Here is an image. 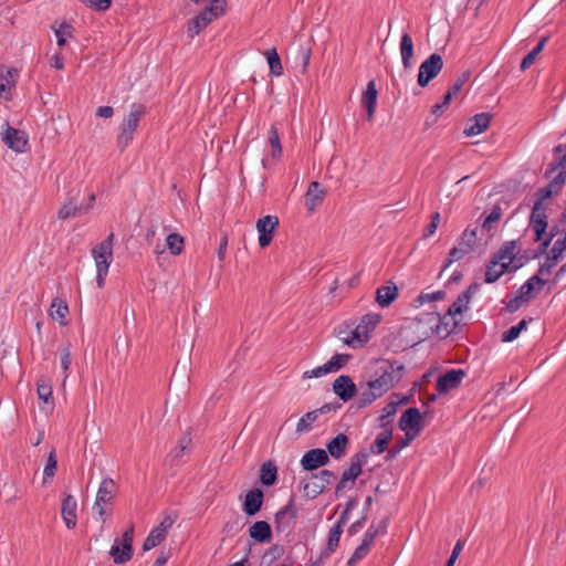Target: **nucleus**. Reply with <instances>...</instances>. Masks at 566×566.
Segmentation results:
<instances>
[{
  "mask_svg": "<svg viewBox=\"0 0 566 566\" xmlns=\"http://www.w3.org/2000/svg\"><path fill=\"white\" fill-rule=\"evenodd\" d=\"M403 374L405 366L397 360L380 359L375 361L369 378L358 384V408L367 407L387 394L402 379Z\"/></svg>",
  "mask_w": 566,
  "mask_h": 566,
  "instance_id": "f257e3e1",
  "label": "nucleus"
},
{
  "mask_svg": "<svg viewBox=\"0 0 566 566\" xmlns=\"http://www.w3.org/2000/svg\"><path fill=\"white\" fill-rule=\"evenodd\" d=\"M146 113V107L143 104L134 103L130 106L128 114L124 117L119 125L117 135V146L120 151L125 150L134 139V134L139 125L142 117Z\"/></svg>",
  "mask_w": 566,
  "mask_h": 566,
  "instance_id": "f03ea898",
  "label": "nucleus"
},
{
  "mask_svg": "<svg viewBox=\"0 0 566 566\" xmlns=\"http://www.w3.org/2000/svg\"><path fill=\"white\" fill-rule=\"evenodd\" d=\"M113 242L114 233H109L104 241L92 249V256L96 266V283L99 289L105 284V279L113 261Z\"/></svg>",
  "mask_w": 566,
  "mask_h": 566,
  "instance_id": "7ed1b4c3",
  "label": "nucleus"
},
{
  "mask_svg": "<svg viewBox=\"0 0 566 566\" xmlns=\"http://www.w3.org/2000/svg\"><path fill=\"white\" fill-rule=\"evenodd\" d=\"M226 0H212L210 7L201 11L197 17L191 19L187 25V34L193 39L214 19L224 13Z\"/></svg>",
  "mask_w": 566,
  "mask_h": 566,
  "instance_id": "20e7f679",
  "label": "nucleus"
},
{
  "mask_svg": "<svg viewBox=\"0 0 566 566\" xmlns=\"http://www.w3.org/2000/svg\"><path fill=\"white\" fill-rule=\"evenodd\" d=\"M479 284L472 283L464 292H462L457 300L450 305L447 315L440 321V324L437 326V331L440 333L441 327L444 326L446 335L450 334L451 331L458 325L457 321L452 322V327L448 328L449 323L444 322L448 317H453L454 315L462 314L469 306L473 294L478 291Z\"/></svg>",
  "mask_w": 566,
  "mask_h": 566,
  "instance_id": "39448f33",
  "label": "nucleus"
},
{
  "mask_svg": "<svg viewBox=\"0 0 566 566\" xmlns=\"http://www.w3.org/2000/svg\"><path fill=\"white\" fill-rule=\"evenodd\" d=\"M134 524H130L120 538H116L109 549L115 564H125L133 557Z\"/></svg>",
  "mask_w": 566,
  "mask_h": 566,
  "instance_id": "423d86ee",
  "label": "nucleus"
},
{
  "mask_svg": "<svg viewBox=\"0 0 566 566\" xmlns=\"http://www.w3.org/2000/svg\"><path fill=\"white\" fill-rule=\"evenodd\" d=\"M116 493V484L113 479L105 478L99 484L97 490L93 510L97 512L98 520L105 521L107 514V506L113 504Z\"/></svg>",
  "mask_w": 566,
  "mask_h": 566,
  "instance_id": "0eeeda50",
  "label": "nucleus"
},
{
  "mask_svg": "<svg viewBox=\"0 0 566 566\" xmlns=\"http://www.w3.org/2000/svg\"><path fill=\"white\" fill-rule=\"evenodd\" d=\"M380 322V315L379 314H367L363 316L360 323L357 325V327L352 332V339L342 337V340L350 346V347H358L363 346L365 342L368 339V334L370 331H373L377 324Z\"/></svg>",
  "mask_w": 566,
  "mask_h": 566,
  "instance_id": "6e6552de",
  "label": "nucleus"
},
{
  "mask_svg": "<svg viewBox=\"0 0 566 566\" xmlns=\"http://www.w3.org/2000/svg\"><path fill=\"white\" fill-rule=\"evenodd\" d=\"M443 67L442 56L432 53L419 66L417 83L420 87H426L430 81L436 78Z\"/></svg>",
  "mask_w": 566,
  "mask_h": 566,
  "instance_id": "1a4fd4ad",
  "label": "nucleus"
},
{
  "mask_svg": "<svg viewBox=\"0 0 566 566\" xmlns=\"http://www.w3.org/2000/svg\"><path fill=\"white\" fill-rule=\"evenodd\" d=\"M475 243L476 229H465L458 242V245L450 250L446 266H450L453 262L463 259L473 250Z\"/></svg>",
  "mask_w": 566,
  "mask_h": 566,
  "instance_id": "9d476101",
  "label": "nucleus"
},
{
  "mask_svg": "<svg viewBox=\"0 0 566 566\" xmlns=\"http://www.w3.org/2000/svg\"><path fill=\"white\" fill-rule=\"evenodd\" d=\"M336 479V475L331 470H322L318 473L312 474L310 480L304 484L303 490L306 496L315 499Z\"/></svg>",
  "mask_w": 566,
  "mask_h": 566,
  "instance_id": "9b49d317",
  "label": "nucleus"
},
{
  "mask_svg": "<svg viewBox=\"0 0 566 566\" xmlns=\"http://www.w3.org/2000/svg\"><path fill=\"white\" fill-rule=\"evenodd\" d=\"M423 416L418 408H408L400 417L398 427L405 432L419 436L423 429Z\"/></svg>",
  "mask_w": 566,
  "mask_h": 566,
  "instance_id": "f8f14e48",
  "label": "nucleus"
},
{
  "mask_svg": "<svg viewBox=\"0 0 566 566\" xmlns=\"http://www.w3.org/2000/svg\"><path fill=\"white\" fill-rule=\"evenodd\" d=\"M277 226L279 218L276 216H265L258 220L256 230L259 232V244L261 248L270 245Z\"/></svg>",
  "mask_w": 566,
  "mask_h": 566,
  "instance_id": "ddd939ff",
  "label": "nucleus"
},
{
  "mask_svg": "<svg viewBox=\"0 0 566 566\" xmlns=\"http://www.w3.org/2000/svg\"><path fill=\"white\" fill-rule=\"evenodd\" d=\"M464 377L465 373L463 369L448 370L446 374L438 377L436 388L439 394H447L450 390L458 388Z\"/></svg>",
  "mask_w": 566,
  "mask_h": 566,
  "instance_id": "4468645a",
  "label": "nucleus"
},
{
  "mask_svg": "<svg viewBox=\"0 0 566 566\" xmlns=\"http://www.w3.org/2000/svg\"><path fill=\"white\" fill-rule=\"evenodd\" d=\"M3 143L17 153H23L28 144L27 134L20 129L8 126L2 136Z\"/></svg>",
  "mask_w": 566,
  "mask_h": 566,
  "instance_id": "2eb2a0df",
  "label": "nucleus"
},
{
  "mask_svg": "<svg viewBox=\"0 0 566 566\" xmlns=\"http://www.w3.org/2000/svg\"><path fill=\"white\" fill-rule=\"evenodd\" d=\"M546 207L535 202L531 214V227L535 232V241H541L547 228Z\"/></svg>",
  "mask_w": 566,
  "mask_h": 566,
  "instance_id": "dca6fc26",
  "label": "nucleus"
},
{
  "mask_svg": "<svg viewBox=\"0 0 566 566\" xmlns=\"http://www.w3.org/2000/svg\"><path fill=\"white\" fill-rule=\"evenodd\" d=\"M333 390L340 400L348 401L359 389L349 376L342 375L334 380Z\"/></svg>",
  "mask_w": 566,
  "mask_h": 566,
  "instance_id": "f3484780",
  "label": "nucleus"
},
{
  "mask_svg": "<svg viewBox=\"0 0 566 566\" xmlns=\"http://www.w3.org/2000/svg\"><path fill=\"white\" fill-rule=\"evenodd\" d=\"M328 461H329V458L325 450L312 449L303 455V458L301 460V464L304 470L312 471V470H315L319 467L327 464Z\"/></svg>",
  "mask_w": 566,
  "mask_h": 566,
  "instance_id": "a211bd4d",
  "label": "nucleus"
},
{
  "mask_svg": "<svg viewBox=\"0 0 566 566\" xmlns=\"http://www.w3.org/2000/svg\"><path fill=\"white\" fill-rule=\"evenodd\" d=\"M77 502L73 495L67 494L62 501L61 515L69 530H73L77 523Z\"/></svg>",
  "mask_w": 566,
  "mask_h": 566,
  "instance_id": "6ab92c4d",
  "label": "nucleus"
},
{
  "mask_svg": "<svg viewBox=\"0 0 566 566\" xmlns=\"http://www.w3.org/2000/svg\"><path fill=\"white\" fill-rule=\"evenodd\" d=\"M326 196V190L317 181H312L305 193V207L308 212L315 211Z\"/></svg>",
  "mask_w": 566,
  "mask_h": 566,
  "instance_id": "aec40b11",
  "label": "nucleus"
},
{
  "mask_svg": "<svg viewBox=\"0 0 566 566\" xmlns=\"http://www.w3.org/2000/svg\"><path fill=\"white\" fill-rule=\"evenodd\" d=\"M492 116L489 113H480L469 119L464 128L465 136H475L485 132L491 123Z\"/></svg>",
  "mask_w": 566,
  "mask_h": 566,
  "instance_id": "412c9836",
  "label": "nucleus"
},
{
  "mask_svg": "<svg viewBox=\"0 0 566 566\" xmlns=\"http://www.w3.org/2000/svg\"><path fill=\"white\" fill-rule=\"evenodd\" d=\"M264 493L261 489H252L245 494L242 505L243 512L248 516H254L262 507Z\"/></svg>",
  "mask_w": 566,
  "mask_h": 566,
  "instance_id": "4be33fe9",
  "label": "nucleus"
},
{
  "mask_svg": "<svg viewBox=\"0 0 566 566\" xmlns=\"http://www.w3.org/2000/svg\"><path fill=\"white\" fill-rule=\"evenodd\" d=\"M564 184L565 174L559 171L546 187L538 189L536 193L538 196L536 202H541V206H544V201L552 196L557 195L562 190Z\"/></svg>",
  "mask_w": 566,
  "mask_h": 566,
  "instance_id": "5701e85b",
  "label": "nucleus"
},
{
  "mask_svg": "<svg viewBox=\"0 0 566 566\" xmlns=\"http://www.w3.org/2000/svg\"><path fill=\"white\" fill-rule=\"evenodd\" d=\"M377 90L374 80L369 81L366 90L361 95V105L367 112V119L370 122L374 118L376 106H377Z\"/></svg>",
  "mask_w": 566,
  "mask_h": 566,
  "instance_id": "b1692460",
  "label": "nucleus"
},
{
  "mask_svg": "<svg viewBox=\"0 0 566 566\" xmlns=\"http://www.w3.org/2000/svg\"><path fill=\"white\" fill-rule=\"evenodd\" d=\"M368 460V453L360 451L350 458L349 468L343 472V480H349L354 482L361 473L363 465Z\"/></svg>",
  "mask_w": 566,
  "mask_h": 566,
  "instance_id": "393cba45",
  "label": "nucleus"
},
{
  "mask_svg": "<svg viewBox=\"0 0 566 566\" xmlns=\"http://www.w3.org/2000/svg\"><path fill=\"white\" fill-rule=\"evenodd\" d=\"M332 410H335V408L332 405H324L318 409H315L313 411L306 412L297 422L296 431L297 432H306L311 429L312 424L317 420L319 415H324L327 412H331Z\"/></svg>",
  "mask_w": 566,
  "mask_h": 566,
  "instance_id": "a878e982",
  "label": "nucleus"
},
{
  "mask_svg": "<svg viewBox=\"0 0 566 566\" xmlns=\"http://www.w3.org/2000/svg\"><path fill=\"white\" fill-rule=\"evenodd\" d=\"M296 517L293 499L275 514V527L277 532H283L292 524Z\"/></svg>",
  "mask_w": 566,
  "mask_h": 566,
  "instance_id": "bb28decb",
  "label": "nucleus"
},
{
  "mask_svg": "<svg viewBox=\"0 0 566 566\" xmlns=\"http://www.w3.org/2000/svg\"><path fill=\"white\" fill-rule=\"evenodd\" d=\"M74 191L69 192L67 198L63 206L60 208L57 212V218L61 220L69 219L71 217H77L82 214V210L80 205L75 203L76 196L78 191L73 195Z\"/></svg>",
  "mask_w": 566,
  "mask_h": 566,
  "instance_id": "cd10ccee",
  "label": "nucleus"
},
{
  "mask_svg": "<svg viewBox=\"0 0 566 566\" xmlns=\"http://www.w3.org/2000/svg\"><path fill=\"white\" fill-rule=\"evenodd\" d=\"M249 535L259 543H269L272 538V530L268 522L258 521L249 528Z\"/></svg>",
  "mask_w": 566,
  "mask_h": 566,
  "instance_id": "c85d7f7f",
  "label": "nucleus"
},
{
  "mask_svg": "<svg viewBox=\"0 0 566 566\" xmlns=\"http://www.w3.org/2000/svg\"><path fill=\"white\" fill-rule=\"evenodd\" d=\"M400 55L401 62L406 70L412 67V57H413V42L412 38L408 33H403L400 40Z\"/></svg>",
  "mask_w": 566,
  "mask_h": 566,
  "instance_id": "c756f323",
  "label": "nucleus"
},
{
  "mask_svg": "<svg viewBox=\"0 0 566 566\" xmlns=\"http://www.w3.org/2000/svg\"><path fill=\"white\" fill-rule=\"evenodd\" d=\"M348 443V437L344 433H339L327 443V451L333 458L339 459L344 455Z\"/></svg>",
  "mask_w": 566,
  "mask_h": 566,
  "instance_id": "7c9ffc66",
  "label": "nucleus"
},
{
  "mask_svg": "<svg viewBox=\"0 0 566 566\" xmlns=\"http://www.w3.org/2000/svg\"><path fill=\"white\" fill-rule=\"evenodd\" d=\"M516 242L507 241L501 247L499 252L494 255V259L510 268V265L512 264L513 260L516 256Z\"/></svg>",
  "mask_w": 566,
  "mask_h": 566,
  "instance_id": "2f4dec72",
  "label": "nucleus"
},
{
  "mask_svg": "<svg viewBox=\"0 0 566 566\" xmlns=\"http://www.w3.org/2000/svg\"><path fill=\"white\" fill-rule=\"evenodd\" d=\"M398 296L396 285H386L377 289L376 301L381 307L389 306Z\"/></svg>",
  "mask_w": 566,
  "mask_h": 566,
  "instance_id": "473e14b6",
  "label": "nucleus"
},
{
  "mask_svg": "<svg viewBox=\"0 0 566 566\" xmlns=\"http://www.w3.org/2000/svg\"><path fill=\"white\" fill-rule=\"evenodd\" d=\"M191 443V438L188 433L184 434L179 440L177 446L171 449L167 459L171 462H179L184 458L185 454L189 453V447Z\"/></svg>",
  "mask_w": 566,
  "mask_h": 566,
  "instance_id": "72a5a7b5",
  "label": "nucleus"
},
{
  "mask_svg": "<svg viewBox=\"0 0 566 566\" xmlns=\"http://www.w3.org/2000/svg\"><path fill=\"white\" fill-rule=\"evenodd\" d=\"M342 533H343V530L340 528L339 525H334L329 530L328 538H327V546L323 552H321V554L323 555V558H329V556L336 551V548L338 547V544H339Z\"/></svg>",
  "mask_w": 566,
  "mask_h": 566,
  "instance_id": "f704fd0d",
  "label": "nucleus"
},
{
  "mask_svg": "<svg viewBox=\"0 0 566 566\" xmlns=\"http://www.w3.org/2000/svg\"><path fill=\"white\" fill-rule=\"evenodd\" d=\"M387 522H388V518H384L378 525L371 524L364 535L361 545H364L370 549L371 545L375 542V538L378 535L384 534L386 532Z\"/></svg>",
  "mask_w": 566,
  "mask_h": 566,
  "instance_id": "c9c22d12",
  "label": "nucleus"
},
{
  "mask_svg": "<svg viewBox=\"0 0 566 566\" xmlns=\"http://www.w3.org/2000/svg\"><path fill=\"white\" fill-rule=\"evenodd\" d=\"M510 268L499 262L496 259H492L486 266L485 282L494 283L505 271Z\"/></svg>",
  "mask_w": 566,
  "mask_h": 566,
  "instance_id": "e433bc0d",
  "label": "nucleus"
},
{
  "mask_svg": "<svg viewBox=\"0 0 566 566\" xmlns=\"http://www.w3.org/2000/svg\"><path fill=\"white\" fill-rule=\"evenodd\" d=\"M391 438H392V428H387L382 432H380L370 447L371 453H374V454L382 453L387 449V446L390 442Z\"/></svg>",
  "mask_w": 566,
  "mask_h": 566,
  "instance_id": "4c0bfd02",
  "label": "nucleus"
},
{
  "mask_svg": "<svg viewBox=\"0 0 566 566\" xmlns=\"http://www.w3.org/2000/svg\"><path fill=\"white\" fill-rule=\"evenodd\" d=\"M69 314V306L67 304L60 300L54 298L51 303V312L50 315L53 319H59L61 325H66V315Z\"/></svg>",
  "mask_w": 566,
  "mask_h": 566,
  "instance_id": "58836bf2",
  "label": "nucleus"
},
{
  "mask_svg": "<svg viewBox=\"0 0 566 566\" xmlns=\"http://www.w3.org/2000/svg\"><path fill=\"white\" fill-rule=\"evenodd\" d=\"M57 470V459L55 449L53 448L48 455L46 464L43 470V485L50 484Z\"/></svg>",
  "mask_w": 566,
  "mask_h": 566,
  "instance_id": "ea45409f",
  "label": "nucleus"
},
{
  "mask_svg": "<svg viewBox=\"0 0 566 566\" xmlns=\"http://www.w3.org/2000/svg\"><path fill=\"white\" fill-rule=\"evenodd\" d=\"M277 478V469L272 462H265L260 470V481L264 485H273Z\"/></svg>",
  "mask_w": 566,
  "mask_h": 566,
  "instance_id": "a19ab883",
  "label": "nucleus"
},
{
  "mask_svg": "<svg viewBox=\"0 0 566 566\" xmlns=\"http://www.w3.org/2000/svg\"><path fill=\"white\" fill-rule=\"evenodd\" d=\"M18 72L15 69H8L6 74L0 76V97H4L6 99H10V96H4L3 94L9 92L15 85V76Z\"/></svg>",
  "mask_w": 566,
  "mask_h": 566,
  "instance_id": "79ce46f5",
  "label": "nucleus"
},
{
  "mask_svg": "<svg viewBox=\"0 0 566 566\" xmlns=\"http://www.w3.org/2000/svg\"><path fill=\"white\" fill-rule=\"evenodd\" d=\"M269 144L271 146V156L275 159H279L282 156V146L280 142V136L277 133V128L275 125H272L269 130Z\"/></svg>",
  "mask_w": 566,
  "mask_h": 566,
  "instance_id": "37998d69",
  "label": "nucleus"
},
{
  "mask_svg": "<svg viewBox=\"0 0 566 566\" xmlns=\"http://www.w3.org/2000/svg\"><path fill=\"white\" fill-rule=\"evenodd\" d=\"M265 56L270 66L271 74L274 76H280L283 74V66L281 63V59L275 49L269 50L265 52Z\"/></svg>",
  "mask_w": 566,
  "mask_h": 566,
  "instance_id": "c03bdc74",
  "label": "nucleus"
},
{
  "mask_svg": "<svg viewBox=\"0 0 566 566\" xmlns=\"http://www.w3.org/2000/svg\"><path fill=\"white\" fill-rule=\"evenodd\" d=\"M36 392L39 399L48 403L52 400V386L45 377H41L36 382Z\"/></svg>",
  "mask_w": 566,
  "mask_h": 566,
  "instance_id": "a18cd8bd",
  "label": "nucleus"
},
{
  "mask_svg": "<svg viewBox=\"0 0 566 566\" xmlns=\"http://www.w3.org/2000/svg\"><path fill=\"white\" fill-rule=\"evenodd\" d=\"M547 41V38H543L537 44L536 46L527 54L524 56V59L522 60V63H521V70L522 71H525L527 70L528 67H531V65L535 62L537 55L542 52V50L544 49L545 46V43Z\"/></svg>",
  "mask_w": 566,
  "mask_h": 566,
  "instance_id": "49530a36",
  "label": "nucleus"
},
{
  "mask_svg": "<svg viewBox=\"0 0 566 566\" xmlns=\"http://www.w3.org/2000/svg\"><path fill=\"white\" fill-rule=\"evenodd\" d=\"M165 538L166 535L156 527H154L146 537V539L144 541L143 551L146 552L158 546Z\"/></svg>",
  "mask_w": 566,
  "mask_h": 566,
  "instance_id": "de8ad7c7",
  "label": "nucleus"
},
{
  "mask_svg": "<svg viewBox=\"0 0 566 566\" xmlns=\"http://www.w3.org/2000/svg\"><path fill=\"white\" fill-rule=\"evenodd\" d=\"M167 247L171 254L179 255L184 250V238L178 233H170L167 239Z\"/></svg>",
  "mask_w": 566,
  "mask_h": 566,
  "instance_id": "09e8293b",
  "label": "nucleus"
},
{
  "mask_svg": "<svg viewBox=\"0 0 566 566\" xmlns=\"http://www.w3.org/2000/svg\"><path fill=\"white\" fill-rule=\"evenodd\" d=\"M397 407H398L397 401H390L384 407L382 412L379 417L381 427H384L386 429L389 428L388 426L390 423V420L397 412Z\"/></svg>",
  "mask_w": 566,
  "mask_h": 566,
  "instance_id": "8fccbe9b",
  "label": "nucleus"
},
{
  "mask_svg": "<svg viewBox=\"0 0 566 566\" xmlns=\"http://www.w3.org/2000/svg\"><path fill=\"white\" fill-rule=\"evenodd\" d=\"M71 363H72V358H71L70 345H66L61 350V367L64 371V379L62 381L63 387L65 386L66 379L69 377V369H70Z\"/></svg>",
  "mask_w": 566,
  "mask_h": 566,
  "instance_id": "3c124183",
  "label": "nucleus"
},
{
  "mask_svg": "<svg viewBox=\"0 0 566 566\" xmlns=\"http://www.w3.org/2000/svg\"><path fill=\"white\" fill-rule=\"evenodd\" d=\"M54 33L57 38V45L62 48L66 43V38L72 36V27L69 23L63 22L57 29H54Z\"/></svg>",
  "mask_w": 566,
  "mask_h": 566,
  "instance_id": "603ef678",
  "label": "nucleus"
},
{
  "mask_svg": "<svg viewBox=\"0 0 566 566\" xmlns=\"http://www.w3.org/2000/svg\"><path fill=\"white\" fill-rule=\"evenodd\" d=\"M350 358L347 354H336L327 363L329 373L339 370Z\"/></svg>",
  "mask_w": 566,
  "mask_h": 566,
  "instance_id": "864d4df0",
  "label": "nucleus"
},
{
  "mask_svg": "<svg viewBox=\"0 0 566 566\" xmlns=\"http://www.w3.org/2000/svg\"><path fill=\"white\" fill-rule=\"evenodd\" d=\"M502 217V210L499 206H495L491 213L484 219L482 223V228L485 231H491L493 229L494 223H496Z\"/></svg>",
  "mask_w": 566,
  "mask_h": 566,
  "instance_id": "5fc2aeb1",
  "label": "nucleus"
},
{
  "mask_svg": "<svg viewBox=\"0 0 566 566\" xmlns=\"http://www.w3.org/2000/svg\"><path fill=\"white\" fill-rule=\"evenodd\" d=\"M536 287L527 280L518 290L517 295L518 300H523L525 303H527L530 300L534 297V294L536 292Z\"/></svg>",
  "mask_w": 566,
  "mask_h": 566,
  "instance_id": "6e6d98bb",
  "label": "nucleus"
},
{
  "mask_svg": "<svg viewBox=\"0 0 566 566\" xmlns=\"http://www.w3.org/2000/svg\"><path fill=\"white\" fill-rule=\"evenodd\" d=\"M566 251V239H557L548 255L552 258V260H556L557 262L562 259L563 253Z\"/></svg>",
  "mask_w": 566,
  "mask_h": 566,
  "instance_id": "4d7b16f0",
  "label": "nucleus"
},
{
  "mask_svg": "<svg viewBox=\"0 0 566 566\" xmlns=\"http://www.w3.org/2000/svg\"><path fill=\"white\" fill-rule=\"evenodd\" d=\"M368 552H369V548L360 544L355 549V552L352 555V557L348 559L347 565L348 566H355L359 560H361L364 557H366Z\"/></svg>",
  "mask_w": 566,
  "mask_h": 566,
  "instance_id": "13d9d810",
  "label": "nucleus"
},
{
  "mask_svg": "<svg viewBox=\"0 0 566 566\" xmlns=\"http://www.w3.org/2000/svg\"><path fill=\"white\" fill-rule=\"evenodd\" d=\"M439 223H440V213L439 212H434L432 216H431V221L430 223L428 224V227L423 230V234L422 237L424 239L427 238H430L431 235H433V233L436 232L437 228L439 227Z\"/></svg>",
  "mask_w": 566,
  "mask_h": 566,
  "instance_id": "bf43d9fd",
  "label": "nucleus"
},
{
  "mask_svg": "<svg viewBox=\"0 0 566 566\" xmlns=\"http://www.w3.org/2000/svg\"><path fill=\"white\" fill-rule=\"evenodd\" d=\"M88 7L97 10L105 11L111 7L112 0H83Z\"/></svg>",
  "mask_w": 566,
  "mask_h": 566,
  "instance_id": "052dcab7",
  "label": "nucleus"
},
{
  "mask_svg": "<svg viewBox=\"0 0 566 566\" xmlns=\"http://www.w3.org/2000/svg\"><path fill=\"white\" fill-rule=\"evenodd\" d=\"M469 78L470 72H463L449 90L457 95L461 91L462 86L469 81Z\"/></svg>",
  "mask_w": 566,
  "mask_h": 566,
  "instance_id": "680f3d73",
  "label": "nucleus"
},
{
  "mask_svg": "<svg viewBox=\"0 0 566 566\" xmlns=\"http://www.w3.org/2000/svg\"><path fill=\"white\" fill-rule=\"evenodd\" d=\"M558 262L556 260H552L549 255H547L546 261L539 266L538 273L539 275L546 276L552 273V270L556 266Z\"/></svg>",
  "mask_w": 566,
  "mask_h": 566,
  "instance_id": "e2e57ef3",
  "label": "nucleus"
},
{
  "mask_svg": "<svg viewBox=\"0 0 566 566\" xmlns=\"http://www.w3.org/2000/svg\"><path fill=\"white\" fill-rule=\"evenodd\" d=\"M326 374H329V369H328L327 365L324 364L323 366H319L312 370L305 371L303 377L304 378H314V377L317 378V377H322Z\"/></svg>",
  "mask_w": 566,
  "mask_h": 566,
  "instance_id": "0e129e2a",
  "label": "nucleus"
},
{
  "mask_svg": "<svg viewBox=\"0 0 566 566\" xmlns=\"http://www.w3.org/2000/svg\"><path fill=\"white\" fill-rule=\"evenodd\" d=\"M520 334H521V332L514 325L502 334V342H505V343L513 342L514 339H516L520 336Z\"/></svg>",
  "mask_w": 566,
  "mask_h": 566,
  "instance_id": "69168bd1",
  "label": "nucleus"
},
{
  "mask_svg": "<svg viewBox=\"0 0 566 566\" xmlns=\"http://www.w3.org/2000/svg\"><path fill=\"white\" fill-rule=\"evenodd\" d=\"M175 518L167 515L164 517V520L160 522L158 526H156L157 530H159L161 533H164L167 536L168 530L174 525Z\"/></svg>",
  "mask_w": 566,
  "mask_h": 566,
  "instance_id": "338daca9",
  "label": "nucleus"
},
{
  "mask_svg": "<svg viewBox=\"0 0 566 566\" xmlns=\"http://www.w3.org/2000/svg\"><path fill=\"white\" fill-rule=\"evenodd\" d=\"M418 436L417 434H412L411 432H405V437L401 438L399 441H397L395 444L400 449H405L406 447H408L411 441H413Z\"/></svg>",
  "mask_w": 566,
  "mask_h": 566,
  "instance_id": "774afa93",
  "label": "nucleus"
}]
</instances>
